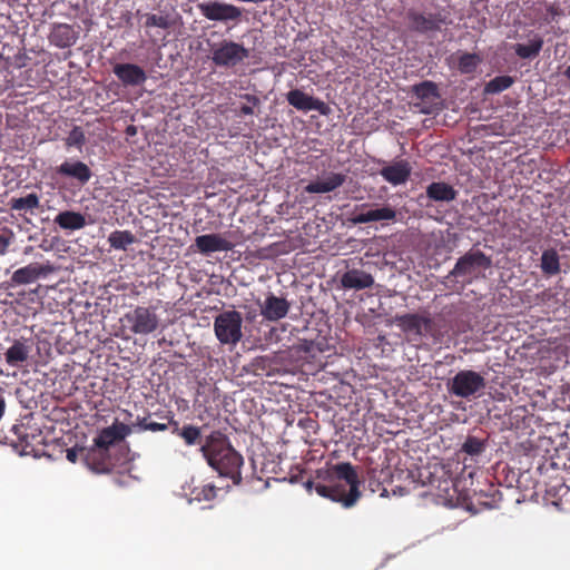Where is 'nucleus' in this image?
<instances>
[{
  "label": "nucleus",
  "mask_w": 570,
  "mask_h": 570,
  "mask_svg": "<svg viewBox=\"0 0 570 570\" xmlns=\"http://www.w3.org/2000/svg\"><path fill=\"white\" fill-rule=\"evenodd\" d=\"M360 478L355 466L350 462H341L318 469L315 478L306 482L308 490L326 499L341 503L344 508H352L360 500Z\"/></svg>",
  "instance_id": "f257e3e1"
},
{
  "label": "nucleus",
  "mask_w": 570,
  "mask_h": 570,
  "mask_svg": "<svg viewBox=\"0 0 570 570\" xmlns=\"http://www.w3.org/2000/svg\"><path fill=\"white\" fill-rule=\"evenodd\" d=\"M199 451L208 465L220 476L229 478L234 484H240L243 456L232 446L228 438L220 431H213L206 436Z\"/></svg>",
  "instance_id": "f03ea898"
},
{
  "label": "nucleus",
  "mask_w": 570,
  "mask_h": 570,
  "mask_svg": "<svg viewBox=\"0 0 570 570\" xmlns=\"http://www.w3.org/2000/svg\"><path fill=\"white\" fill-rule=\"evenodd\" d=\"M124 328L134 335H150L161 327V320L156 306L138 305L120 318Z\"/></svg>",
  "instance_id": "7ed1b4c3"
},
{
  "label": "nucleus",
  "mask_w": 570,
  "mask_h": 570,
  "mask_svg": "<svg viewBox=\"0 0 570 570\" xmlns=\"http://www.w3.org/2000/svg\"><path fill=\"white\" fill-rule=\"evenodd\" d=\"M243 317L237 311H224L214 320V332L220 344L235 346L242 341Z\"/></svg>",
  "instance_id": "20e7f679"
},
{
  "label": "nucleus",
  "mask_w": 570,
  "mask_h": 570,
  "mask_svg": "<svg viewBox=\"0 0 570 570\" xmlns=\"http://www.w3.org/2000/svg\"><path fill=\"white\" fill-rule=\"evenodd\" d=\"M248 57L249 50L232 40H223L210 49V59L217 67L233 68Z\"/></svg>",
  "instance_id": "39448f33"
},
{
  "label": "nucleus",
  "mask_w": 570,
  "mask_h": 570,
  "mask_svg": "<svg viewBox=\"0 0 570 570\" xmlns=\"http://www.w3.org/2000/svg\"><path fill=\"white\" fill-rule=\"evenodd\" d=\"M485 387L484 377L472 370L459 371L448 383V390L452 395L469 399Z\"/></svg>",
  "instance_id": "423d86ee"
},
{
  "label": "nucleus",
  "mask_w": 570,
  "mask_h": 570,
  "mask_svg": "<svg viewBox=\"0 0 570 570\" xmlns=\"http://www.w3.org/2000/svg\"><path fill=\"white\" fill-rule=\"evenodd\" d=\"M492 265L491 257L481 250H470L460 257L449 277H469L471 279L478 277L481 271L490 268Z\"/></svg>",
  "instance_id": "0eeeda50"
},
{
  "label": "nucleus",
  "mask_w": 570,
  "mask_h": 570,
  "mask_svg": "<svg viewBox=\"0 0 570 570\" xmlns=\"http://www.w3.org/2000/svg\"><path fill=\"white\" fill-rule=\"evenodd\" d=\"M197 7L202 16L210 21L237 23L243 16V10L239 7L227 2L208 1L198 3Z\"/></svg>",
  "instance_id": "6e6552de"
},
{
  "label": "nucleus",
  "mask_w": 570,
  "mask_h": 570,
  "mask_svg": "<svg viewBox=\"0 0 570 570\" xmlns=\"http://www.w3.org/2000/svg\"><path fill=\"white\" fill-rule=\"evenodd\" d=\"M234 247L233 243L227 240L222 234H205L197 236L190 249L204 256H209L216 252H228Z\"/></svg>",
  "instance_id": "1a4fd4ad"
},
{
  "label": "nucleus",
  "mask_w": 570,
  "mask_h": 570,
  "mask_svg": "<svg viewBox=\"0 0 570 570\" xmlns=\"http://www.w3.org/2000/svg\"><path fill=\"white\" fill-rule=\"evenodd\" d=\"M287 102L295 109L307 112L316 110L323 116H327L331 111L328 105L318 98H314L299 89H293L286 94Z\"/></svg>",
  "instance_id": "9d476101"
},
{
  "label": "nucleus",
  "mask_w": 570,
  "mask_h": 570,
  "mask_svg": "<svg viewBox=\"0 0 570 570\" xmlns=\"http://www.w3.org/2000/svg\"><path fill=\"white\" fill-rule=\"evenodd\" d=\"M131 432V429L119 421H115L110 426L102 429L94 439V444L102 450H110V446L124 441Z\"/></svg>",
  "instance_id": "9b49d317"
},
{
  "label": "nucleus",
  "mask_w": 570,
  "mask_h": 570,
  "mask_svg": "<svg viewBox=\"0 0 570 570\" xmlns=\"http://www.w3.org/2000/svg\"><path fill=\"white\" fill-rule=\"evenodd\" d=\"M53 272L50 264L30 263L27 266L18 268L10 278L9 286L27 285L36 282L40 277H46Z\"/></svg>",
  "instance_id": "f8f14e48"
},
{
  "label": "nucleus",
  "mask_w": 570,
  "mask_h": 570,
  "mask_svg": "<svg viewBox=\"0 0 570 570\" xmlns=\"http://www.w3.org/2000/svg\"><path fill=\"white\" fill-rule=\"evenodd\" d=\"M83 461L86 465L98 473H107L112 470L115 462L108 450H102L92 444L88 449L82 450Z\"/></svg>",
  "instance_id": "ddd939ff"
},
{
  "label": "nucleus",
  "mask_w": 570,
  "mask_h": 570,
  "mask_svg": "<svg viewBox=\"0 0 570 570\" xmlns=\"http://www.w3.org/2000/svg\"><path fill=\"white\" fill-rule=\"evenodd\" d=\"M396 210L390 205L382 207L371 208L367 205H362L360 212L355 213L351 218L353 224H367L373 222L392 220L396 219Z\"/></svg>",
  "instance_id": "4468645a"
},
{
  "label": "nucleus",
  "mask_w": 570,
  "mask_h": 570,
  "mask_svg": "<svg viewBox=\"0 0 570 570\" xmlns=\"http://www.w3.org/2000/svg\"><path fill=\"white\" fill-rule=\"evenodd\" d=\"M410 28L420 33L429 31H439L444 23V19L440 13H420L415 10H409L406 13Z\"/></svg>",
  "instance_id": "2eb2a0df"
},
{
  "label": "nucleus",
  "mask_w": 570,
  "mask_h": 570,
  "mask_svg": "<svg viewBox=\"0 0 570 570\" xmlns=\"http://www.w3.org/2000/svg\"><path fill=\"white\" fill-rule=\"evenodd\" d=\"M395 324L404 332L423 336L431 330L432 320L420 314H403L394 317Z\"/></svg>",
  "instance_id": "dca6fc26"
},
{
  "label": "nucleus",
  "mask_w": 570,
  "mask_h": 570,
  "mask_svg": "<svg viewBox=\"0 0 570 570\" xmlns=\"http://www.w3.org/2000/svg\"><path fill=\"white\" fill-rule=\"evenodd\" d=\"M289 308L291 303L286 298L268 293L263 305H261V314L265 320L276 322L284 318Z\"/></svg>",
  "instance_id": "f3484780"
},
{
  "label": "nucleus",
  "mask_w": 570,
  "mask_h": 570,
  "mask_svg": "<svg viewBox=\"0 0 570 570\" xmlns=\"http://www.w3.org/2000/svg\"><path fill=\"white\" fill-rule=\"evenodd\" d=\"M412 173L411 164L405 160H396L381 168V177L393 186L405 184Z\"/></svg>",
  "instance_id": "a211bd4d"
},
{
  "label": "nucleus",
  "mask_w": 570,
  "mask_h": 570,
  "mask_svg": "<svg viewBox=\"0 0 570 570\" xmlns=\"http://www.w3.org/2000/svg\"><path fill=\"white\" fill-rule=\"evenodd\" d=\"M112 72L124 86H140L147 79L145 70L135 63H117Z\"/></svg>",
  "instance_id": "6ab92c4d"
},
{
  "label": "nucleus",
  "mask_w": 570,
  "mask_h": 570,
  "mask_svg": "<svg viewBox=\"0 0 570 570\" xmlns=\"http://www.w3.org/2000/svg\"><path fill=\"white\" fill-rule=\"evenodd\" d=\"M340 283L345 289L361 291L372 287L374 284V277L365 271L352 268L341 276Z\"/></svg>",
  "instance_id": "aec40b11"
},
{
  "label": "nucleus",
  "mask_w": 570,
  "mask_h": 570,
  "mask_svg": "<svg viewBox=\"0 0 570 570\" xmlns=\"http://www.w3.org/2000/svg\"><path fill=\"white\" fill-rule=\"evenodd\" d=\"M57 174L63 177L73 178L81 185L87 184L92 176L88 165L80 160L63 161L60 166L57 167Z\"/></svg>",
  "instance_id": "412c9836"
},
{
  "label": "nucleus",
  "mask_w": 570,
  "mask_h": 570,
  "mask_svg": "<svg viewBox=\"0 0 570 570\" xmlns=\"http://www.w3.org/2000/svg\"><path fill=\"white\" fill-rule=\"evenodd\" d=\"M169 425L171 428V433L183 439L185 445H203L202 428L193 424H184L180 426L178 421L174 420L173 417L169 419Z\"/></svg>",
  "instance_id": "4be33fe9"
},
{
  "label": "nucleus",
  "mask_w": 570,
  "mask_h": 570,
  "mask_svg": "<svg viewBox=\"0 0 570 570\" xmlns=\"http://www.w3.org/2000/svg\"><path fill=\"white\" fill-rule=\"evenodd\" d=\"M77 39V31L68 23L55 24L49 36L50 42L61 49L73 46Z\"/></svg>",
  "instance_id": "5701e85b"
},
{
  "label": "nucleus",
  "mask_w": 570,
  "mask_h": 570,
  "mask_svg": "<svg viewBox=\"0 0 570 570\" xmlns=\"http://www.w3.org/2000/svg\"><path fill=\"white\" fill-rule=\"evenodd\" d=\"M345 175L340 173H331L325 179L312 181L305 186L308 194H323L335 190L345 183Z\"/></svg>",
  "instance_id": "b1692460"
},
{
  "label": "nucleus",
  "mask_w": 570,
  "mask_h": 570,
  "mask_svg": "<svg viewBox=\"0 0 570 570\" xmlns=\"http://www.w3.org/2000/svg\"><path fill=\"white\" fill-rule=\"evenodd\" d=\"M30 350L26 341L14 340L4 354L6 362L12 367H19L28 360Z\"/></svg>",
  "instance_id": "393cba45"
},
{
  "label": "nucleus",
  "mask_w": 570,
  "mask_h": 570,
  "mask_svg": "<svg viewBox=\"0 0 570 570\" xmlns=\"http://www.w3.org/2000/svg\"><path fill=\"white\" fill-rule=\"evenodd\" d=\"M458 191L444 181H434L426 187V196L434 202H452L456 198Z\"/></svg>",
  "instance_id": "a878e982"
},
{
  "label": "nucleus",
  "mask_w": 570,
  "mask_h": 570,
  "mask_svg": "<svg viewBox=\"0 0 570 570\" xmlns=\"http://www.w3.org/2000/svg\"><path fill=\"white\" fill-rule=\"evenodd\" d=\"M55 223L62 229L77 230L81 229L87 225L86 218L81 213L65 210L60 212Z\"/></svg>",
  "instance_id": "bb28decb"
},
{
  "label": "nucleus",
  "mask_w": 570,
  "mask_h": 570,
  "mask_svg": "<svg viewBox=\"0 0 570 570\" xmlns=\"http://www.w3.org/2000/svg\"><path fill=\"white\" fill-rule=\"evenodd\" d=\"M543 47V39L535 35L529 43H517L514 46L515 55L521 59H533L539 56Z\"/></svg>",
  "instance_id": "cd10ccee"
},
{
  "label": "nucleus",
  "mask_w": 570,
  "mask_h": 570,
  "mask_svg": "<svg viewBox=\"0 0 570 570\" xmlns=\"http://www.w3.org/2000/svg\"><path fill=\"white\" fill-rule=\"evenodd\" d=\"M412 91L414 96L423 102L430 104L440 98L436 83L429 80L414 85Z\"/></svg>",
  "instance_id": "c85d7f7f"
},
{
  "label": "nucleus",
  "mask_w": 570,
  "mask_h": 570,
  "mask_svg": "<svg viewBox=\"0 0 570 570\" xmlns=\"http://www.w3.org/2000/svg\"><path fill=\"white\" fill-rule=\"evenodd\" d=\"M135 242L136 237L130 230H114L108 237L110 247L117 250H127Z\"/></svg>",
  "instance_id": "c756f323"
},
{
  "label": "nucleus",
  "mask_w": 570,
  "mask_h": 570,
  "mask_svg": "<svg viewBox=\"0 0 570 570\" xmlns=\"http://www.w3.org/2000/svg\"><path fill=\"white\" fill-rule=\"evenodd\" d=\"M541 269L546 275H557L560 272L559 255L556 249H546L541 255Z\"/></svg>",
  "instance_id": "7c9ffc66"
},
{
  "label": "nucleus",
  "mask_w": 570,
  "mask_h": 570,
  "mask_svg": "<svg viewBox=\"0 0 570 570\" xmlns=\"http://www.w3.org/2000/svg\"><path fill=\"white\" fill-rule=\"evenodd\" d=\"M217 495V488L212 483H206L199 487H195L190 492V500L212 501Z\"/></svg>",
  "instance_id": "2f4dec72"
},
{
  "label": "nucleus",
  "mask_w": 570,
  "mask_h": 570,
  "mask_svg": "<svg viewBox=\"0 0 570 570\" xmlns=\"http://www.w3.org/2000/svg\"><path fill=\"white\" fill-rule=\"evenodd\" d=\"M513 82L514 79L511 76H497L487 83L485 91L489 94H499L510 88Z\"/></svg>",
  "instance_id": "473e14b6"
},
{
  "label": "nucleus",
  "mask_w": 570,
  "mask_h": 570,
  "mask_svg": "<svg viewBox=\"0 0 570 570\" xmlns=\"http://www.w3.org/2000/svg\"><path fill=\"white\" fill-rule=\"evenodd\" d=\"M39 198L36 194H28L26 197L13 198L11 208L14 210H33L39 207Z\"/></svg>",
  "instance_id": "72a5a7b5"
},
{
  "label": "nucleus",
  "mask_w": 570,
  "mask_h": 570,
  "mask_svg": "<svg viewBox=\"0 0 570 570\" xmlns=\"http://www.w3.org/2000/svg\"><path fill=\"white\" fill-rule=\"evenodd\" d=\"M481 59L475 53H463L459 58L458 69L461 73H472L476 70Z\"/></svg>",
  "instance_id": "f704fd0d"
},
{
  "label": "nucleus",
  "mask_w": 570,
  "mask_h": 570,
  "mask_svg": "<svg viewBox=\"0 0 570 570\" xmlns=\"http://www.w3.org/2000/svg\"><path fill=\"white\" fill-rule=\"evenodd\" d=\"M461 450L472 456L479 455L485 450V443L483 440L470 435L463 442Z\"/></svg>",
  "instance_id": "c9c22d12"
},
{
  "label": "nucleus",
  "mask_w": 570,
  "mask_h": 570,
  "mask_svg": "<svg viewBox=\"0 0 570 570\" xmlns=\"http://www.w3.org/2000/svg\"><path fill=\"white\" fill-rule=\"evenodd\" d=\"M65 141H66L67 147H77V148L81 149V147L86 142V136H85V132L81 129V127L75 126L70 130V132Z\"/></svg>",
  "instance_id": "e433bc0d"
},
{
  "label": "nucleus",
  "mask_w": 570,
  "mask_h": 570,
  "mask_svg": "<svg viewBox=\"0 0 570 570\" xmlns=\"http://www.w3.org/2000/svg\"><path fill=\"white\" fill-rule=\"evenodd\" d=\"M145 26L147 28L158 27L161 29H168L170 23H169L168 17H166V16L148 13V14H146Z\"/></svg>",
  "instance_id": "4c0bfd02"
},
{
  "label": "nucleus",
  "mask_w": 570,
  "mask_h": 570,
  "mask_svg": "<svg viewBox=\"0 0 570 570\" xmlns=\"http://www.w3.org/2000/svg\"><path fill=\"white\" fill-rule=\"evenodd\" d=\"M138 425L141 430H148L151 432H160L166 431L168 428H170L169 422L168 423H158L151 421L149 417H141L138 419Z\"/></svg>",
  "instance_id": "58836bf2"
},
{
  "label": "nucleus",
  "mask_w": 570,
  "mask_h": 570,
  "mask_svg": "<svg viewBox=\"0 0 570 570\" xmlns=\"http://www.w3.org/2000/svg\"><path fill=\"white\" fill-rule=\"evenodd\" d=\"M8 245V239L3 235H0V254L6 253Z\"/></svg>",
  "instance_id": "ea45409f"
},
{
  "label": "nucleus",
  "mask_w": 570,
  "mask_h": 570,
  "mask_svg": "<svg viewBox=\"0 0 570 570\" xmlns=\"http://www.w3.org/2000/svg\"><path fill=\"white\" fill-rule=\"evenodd\" d=\"M239 112L242 115H253L254 114V109L253 107L248 106V105H243L239 109Z\"/></svg>",
  "instance_id": "a19ab883"
},
{
  "label": "nucleus",
  "mask_w": 570,
  "mask_h": 570,
  "mask_svg": "<svg viewBox=\"0 0 570 570\" xmlns=\"http://www.w3.org/2000/svg\"><path fill=\"white\" fill-rule=\"evenodd\" d=\"M67 459H68L70 462L75 463V462H76V460H77V453H76V451H75V450H72V449H71V450H68V451H67Z\"/></svg>",
  "instance_id": "79ce46f5"
},
{
  "label": "nucleus",
  "mask_w": 570,
  "mask_h": 570,
  "mask_svg": "<svg viewBox=\"0 0 570 570\" xmlns=\"http://www.w3.org/2000/svg\"><path fill=\"white\" fill-rule=\"evenodd\" d=\"M126 134L128 136H135L137 134V128L134 125H130L126 128Z\"/></svg>",
  "instance_id": "37998d69"
},
{
  "label": "nucleus",
  "mask_w": 570,
  "mask_h": 570,
  "mask_svg": "<svg viewBox=\"0 0 570 570\" xmlns=\"http://www.w3.org/2000/svg\"><path fill=\"white\" fill-rule=\"evenodd\" d=\"M563 76L570 81V65L564 69Z\"/></svg>",
  "instance_id": "c03bdc74"
},
{
  "label": "nucleus",
  "mask_w": 570,
  "mask_h": 570,
  "mask_svg": "<svg viewBox=\"0 0 570 570\" xmlns=\"http://www.w3.org/2000/svg\"><path fill=\"white\" fill-rule=\"evenodd\" d=\"M246 98H247L249 101H253V102H257V101H258V100H257V98H256V97H254V96H249V95H247V96H246Z\"/></svg>",
  "instance_id": "a18cd8bd"
},
{
  "label": "nucleus",
  "mask_w": 570,
  "mask_h": 570,
  "mask_svg": "<svg viewBox=\"0 0 570 570\" xmlns=\"http://www.w3.org/2000/svg\"><path fill=\"white\" fill-rule=\"evenodd\" d=\"M6 436L0 435V443H4Z\"/></svg>",
  "instance_id": "49530a36"
}]
</instances>
